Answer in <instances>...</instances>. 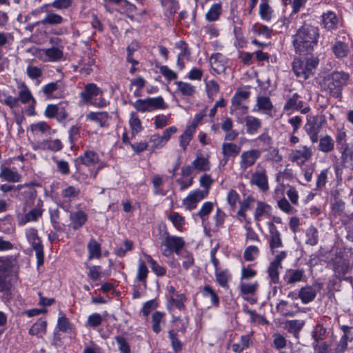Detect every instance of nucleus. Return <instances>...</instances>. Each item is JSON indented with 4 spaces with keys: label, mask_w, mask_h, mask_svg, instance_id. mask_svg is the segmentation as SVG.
I'll return each mask as SVG.
<instances>
[{
    "label": "nucleus",
    "mask_w": 353,
    "mask_h": 353,
    "mask_svg": "<svg viewBox=\"0 0 353 353\" xmlns=\"http://www.w3.org/2000/svg\"><path fill=\"white\" fill-rule=\"evenodd\" d=\"M319 35L318 28L308 24L302 26L292 37L295 52L300 55L310 53L317 45Z\"/></svg>",
    "instance_id": "f257e3e1"
},
{
    "label": "nucleus",
    "mask_w": 353,
    "mask_h": 353,
    "mask_svg": "<svg viewBox=\"0 0 353 353\" xmlns=\"http://www.w3.org/2000/svg\"><path fill=\"white\" fill-rule=\"evenodd\" d=\"M348 73L343 71H336L331 73L323 79V85L330 94L334 98H339L342 90L349 79Z\"/></svg>",
    "instance_id": "f03ea898"
},
{
    "label": "nucleus",
    "mask_w": 353,
    "mask_h": 353,
    "mask_svg": "<svg viewBox=\"0 0 353 353\" xmlns=\"http://www.w3.org/2000/svg\"><path fill=\"white\" fill-rule=\"evenodd\" d=\"M34 196L31 193L29 200L26 201L23 208L24 214L18 216L19 225L23 226L29 222H37L42 216L44 209L43 208V202L41 199L37 200V204L32 209L26 212V208L34 203Z\"/></svg>",
    "instance_id": "7ed1b4c3"
},
{
    "label": "nucleus",
    "mask_w": 353,
    "mask_h": 353,
    "mask_svg": "<svg viewBox=\"0 0 353 353\" xmlns=\"http://www.w3.org/2000/svg\"><path fill=\"white\" fill-rule=\"evenodd\" d=\"M318 63V59L314 57L303 59L296 58L293 61L292 68L297 77L306 80L313 74V71Z\"/></svg>",
    "instance_id": "20e7f679"
},
{
    "label": "nucleus",
    "mask_w": 353,
    "mask_h": 353,
    "mask_svg": "<svg viewBox=\"0 0 353 353\" xmlns=\"http://www.w3.org/2000/svg\"><path fill=\"white\" fill-rule=\"evenodd\" d=\"M25 234L28 242L35 251L37 264V266L39 267L43 264L44 253L43 246L41 243V240L38 235V231L34 228H29L26 230Z\"/></svg>",
    "instance_id": "39448f33"
},
{
    "label": "nucleus",
    "mask_w": 353,
    "mask_h": 353,
    "mask_svg": "<svg viewBox=\"0 0 353 353\" xmlns=\"http://www.w3.org/2000/svg\"><path fill=\"white\" fill-rule=\"evenodd\" d=\"M325 123V117L324 115H315L307 117L304 129L312 143L318 142L319 134Z\"/></svg>",
    "instance_id": "423d86ee"
},
{
    "label": "nucleus",
    "mask_w": 353,
    "mask_h": 353,
    "mask_svg": "<svg viewBox=\"0 0 353 353\" xmlns=\"http://www.w3.org/2000/svg\"><path fill=\"white\" fill-rule=\"evenodd\" d=\"M250 92L246 90H239L232 98L230 113L240 111L242 114L247 113L248 107L247 105Z\"/></svg>",
    "instance_id": "0eeeda50"
},
{
    "label": "nucleus",
    "mask_w": 353,
    "mask_h": 353,
    "mask_svg": "<svg viewBox=\"0 0 353 353\" xmlns=\"http://www.w3.org/2000/svg\"><path fill=\"white\" fill-rule=\"evenodd\" d=\"M81 190L78 187L68 185L63 188L61 192V199L58 202V205L66 212H68L72 201L79 198Z\"/></svg>",
    "instance_id": "6e6552de"
},
{
    "label": "nucleus",
    "mask_w": 353,
    "mask_h": 353,
    "mask_svg": "<svg viewBox=\"0 0 353 353\" xmlns=\"http://www.w3.org/2000/svg\"><path fill=\"white\" fill-rule=\"evenodd\" d=\"M261 155V150L251 149L241 152L239 157V168L242 171H246L253 166Z\"/></svg>",
    "instance_id": "1a4fd4ad"
},
{
    "label": "nucleus",
    "mask_w": 353,
    "mask_h": 353,
    "mask_svg": "<svg viewBox=\"0 0 353 353\" xmlns=\"http://www.w3.org/2000/svg\"><path fill=\"white\" fill-rule=\"evenodd\" d=\"M313 155L312 147L302 145L299 149L294 150L289 154V159L296 163L298 165L302 166Z\"/></svg>",
    "instance_id": "9d476101"
},
{
    "label": "nucleus",
    "mask_w": 353,
    "mask_h": 353,
    "mask_svg": "<svg viewBox=\"0 0 353 353\" xmlns=\"http://www.w3.org/2000/svg\"><path fill=\"white\" fill-rule=\"evenodd\" d=\"M19 92L17 99L19 101L23 104L28 103L31 102V104L27 109L28 114L30 116L35 114L34 107L36 104V100L33 97L30 89L24 83H22L18 85Z\"/></svg>",
    "instance_id": "9b49d317"
},
{
    "label": "nucleus",
    "mask_w": 353,
    "mask_h": 353,
    "mask_svg": "<svg viewBox=\"0 0 353 353\" xmlns=\"http://www.w3.org/2000/svg\"><path fill=\"white\" fill-rule=\"evenodd\" d=\"M322 287V283L318 282H315L311 285L302 287L299 290V299L301 302L303 304H307L314 301Z\"/></svg>",
    "instance_id": "f8f14e48"
},
{
    "label": "nucleus",
    "mask_w": 353,
    "mask_h": 353,
    "mask_svg": "<svg viewBox=\"0 0 353 353\" xmlns=\"http://www.w3.org/2000/svg\"><path fill=\"white\" fill-rule=\"evenodd\" d=\"M208 196V191H202L197 189L191 191L188 195L183 199V205L186 210L191 211L196 208L198 203Z\"/></svg>",
    "instance_id": "ddd939ff"
},
{
    "label": "nucleus",
    "mask_w": 353,
    "mask_h": 353,
    "mask_svg": "<svg viewBox=\"0 0 353 353\" xmlns=\"http://www.w3.org/2000/svg\"><path fill=\"white\" fill-rule=\"evenodd\" d=\"M250 182L251 185H256L263 192L269 190L268 177L265 168H261L254 171L251 175Z\"/></svg>",
    "instance_id": "4468645a"
},
{
    "label": "nucleus",
    "mask_w": 353,
    "mask_h": 353,
    "mask_svg": "<svg viewBox=\"0 0 353 353\" xmlns=\"http://www.w3.org/2000/svg\"><path fill=\"white\" fill-rule=\"evenodd\" d=\"M241 151V145L232 142H223L221 145L223 159L221 161L223 165L227 164L229 159L236 157Z\"/></svg>",
    "instance_id": "2eb2a0df"
},
{
    "label": "nucleus",
    "mask_w": 353,
    "mask_h": 353,
    "mask_svg": "<svg viewBox=\"0 0 353 353\" xmlns=\"http://www.w3.org/2000/svg\"><path fill=\"white\" fill-rule=\"evenodd\" d=\"M303 104L304 102L301 99V97L297 93H294L287 99L283 110L285 111L300 110L301 113L305 114L310 110V108H303Z\"/></svg>",
    "instance_id": "dca6fc26"
},
{
    "label": "nucleus",
    "mask_w": 353,
    "mask_h": 353,
    "mask_svg": "<svg viewBox=\"0 0 353 353\" xmlns=\"http://www.w3.org/2000/svg\"><path fill=\"white\" fill-rule=\"evenodd\" d=\"M42 92L49 98H61L63 97V85L61 81L50 82L42 87Z\"/></svg>",
    "instance_id": "f3484780"
},
{
    "label": "nucleus",
    "mask_w": 353,
    "mask_h": 353,
    "mask_svg": "<svg viewBox=\"0 0 353 353\" xmlns=\"http://www.w3.org/2000/svg\"><path fill=\"white\" fill-rule=\"evenodd\" d=\"M99 162V157L97 152L93 150H86L83 154L80 155L76 159V163H81L85 166H91ZM77 174L80 173V168L76 164Z\"/></svg>",
    "instance_id": "a211bd4d"
},
{
    "label": "nucleus",
    "mask_w": 353,
    "mask_h": 353,
    "mask_svg": "<svg viewBox=\"0 0 353 353\" xmlns=\"http://www.w3.org/2000/svg\"><path fill=\"white\" fill-rule=\"evenodd\" d=\"M283 279L287 285H294L299 282L305 281L306 276L303 269H288L285 271Z\"/></svg>",
    "instance_id": "6ab92c4d"
},
{
    "label": "nucleus",
    "mask_w": 353,
    "mask_h": 353,
    "mask_svg": "<svg viewBox=\"0 0 353 353\" xmlns=\"http://www.w3.org/2000/svg\"><path fill=\"white\" fill-rule=\"evenodd\" d=\"M210 63L212 69L217 74L224 73L228 67V61L221 53L212 54L210 58Z\"/></svg>",
    "instance_id": "aec40b11"
},
{
    "label": "nucleus",
    "mask_w": 353,
    "mask_h": 353,
    "mask_svg": "<svg viewBox=\"0 0 353 353\" xmlns=\"http://www.w3.org/2000/svg\"><path fill=\"white\" fill-rule=\"evenodd\" d=\"M166 237L163 241V245L168 249L174 252L176 254H180V251L185 245V241L181 237L170 236L166 232Z\"/></svg>",
    "instance_id": "412c9836"
},
{
    "label": "nucleus",
    "mask_w": 353,
    "mask_h": 353,
    "mask_svg": "<svg viewBox=\"0 0 353 353\" xmlns=\"http://www.w3.org/2000/svg\"><path fill=\"white\" fill-rule=\"evenodd\" d=\"M268 228L270 232V248L273 252L274 249L283 246L281 235L274 223L269 222Z\"/></svg>",
    "instance_id": "4be33fe9"
},
{
    "label": "nucleus",
    "mask_w": 353,
    "mask_h": 353,
    "mask_svg": "<svg viewBox=\"0 0 353 353\" xmlns=\"http://www.w3.org/2000/svg\"><path fill=\"white\" fill-rule=\"evenodd\" d=\"M101 93V89L94 83H88L85 85L84 90L80 93L81 101L83 103L90 102L94 97H97Z\"/></svg>",
    "instance_id": "5701e85b"
},
{
    "label": "nucleus",
    "mask_w": 353,
    "mask_h": 353,
    "mask_svg": "<svg viewBox=\"0 0 353 353\" xmlns=\"http://www.w3.org/2000/svg\"><path fill=\"white\" fill-rule=\"evenodd\" d=\"M70 220L72 228L76 230L83 227L86 223L88 214L82 210L71 212L70 214Z\"/></svg>",
    "instance_id": "b1692460"
},
{
    "label": "nucleus",
    "mask_w": 353,
    "mask_h": 353,
    "mask_svg": "<svg viewBox=\"0 0 353 353\" xmlns=\"http://www.w3.org/2000/svg\"><path fill=\"white\" fill-rule=\"evenodd\" d=\"M110 118L107 112H91L87 114L86 119L99 123L101 128H108V120Z\"/></svg>",
    "instance_id": "393cba45"
},
{
    "label": "nucleus",
    "mask_w": 353,
    "mask_h": 353,
    "mask_svg": "<svg viewBox=\"0 0 353 353\" xmlns=\"http://www.w3.org/2000/svg\"><path fill=\"white\" fill-rule=\"evenodd\" d=\"M272 207L263 201H258L254 211V220L257 222L262 220L263 217L270 214Z\"/></svg>",
    "instance_id": "a878e982"
},
{
    "label": "nucleus",
    "mask_w": 353,
    "mask_h": 353,
    "mask_svg": "<svg viewBox=\"0 0 353 353\" xmlns=\"http://www.w3.org/2000/svg\"><path fill=\"white\" fill-rule=\"evenodd\" d=\"M243 121L246 126V132L248 134H254L261 128V121L259 119L253 116H246Z\"/></svg>",
    "instance_id": "bb28decb"
},
{
    "label": "nucleus",
    "mask_w": 353,
    "mask_h": 353,
    "mask_svg": "<svg viewBox=\"0 0 353 353\" xmlns=\"http://www.w3.org/2000/svg\"><path fill=\"white\" fill-rule=\"evenodd\" d=\"M256 105L258 108V111L269 115H270L271 112L274 108L270 99L266 96L258 97Z\"/></svg>",
    "instance_id": "cd10ccee"
},
{
    "label": "nucleus",
    "mask_w": 353,
    "mask_h": 353,
    "mask_svg": "<svg viewBox=\"0 0 353 353\" xmlns=\"http://www.w3.org/2000/svg\"><path fill=\"white\" fill-rule=\"evenodd\" d=\"M318 150L324 153H329L334 149V141L331 136L326 134L319 139Z\"/></svg>",
    "instance_id": "c85d7f7f"
},
{
    "label": "nucleus",
    "mask_w": 353,
    "mask_h": 353,
    "mask_svg": "<svg viewBox=\"0 0 353 353\" xmlns=\"http://www.w3.org/2000/svg\"><path fill=\"white\" fill-rule=\"evenodd\" d=\"M187 301V297L184 294H176L175 296H170L168 301V308L172 309L174 305L179 310L184 311L186 309L185 302Z\"/></svg>",
    "instance_id": "c756f323"
},
{
    "label": "nucleus",
    "mask_w": 353,
    "mask_h": 353,
    "mask_svg": "<svg viewBox=\"0 0 353 353\" xmlns=\"http://www.w3.org/2000/svg\"><path fill=\"white\" fill-rule=\"evenodd\" d=\"M14 265V260L12 256L0 257V276L10 275Z\"/></svg>",
    "instance_id": "7c9ffc66"
},
{
    "label": "nucleus",
    "mask_w": 353,
    "mask_h": 353,
    "mask_svg": "<svg viewBox=\"0 0 353 353\" xmlns=\"http://www.w3.org/2000/svg\"><path fill=\"white\" fill-rule=\"evenodd\" d=\"M176 85V92L183 96L193 97L196 92V88L192 84L181 81L174 82Z\"/></svg>",
    "instance_id": "2f4dec72"
},
{
    "label": "nucleus",
    "mask_w": 353,
    "mask_h": 353,
    "mask_svg": "<svg viewBox=\"0 0 353 353\" xmlns=\"http://www.w3.org/2000/svg\"><path fill=\"white\" fill-rule=\"evenodd\" d=\"M39 148L42 150H48L52 152H58L62 150L63 144L58 139H46L39 143Z\"/></svg>",
    "instance_id": "473e14b6"
},
{
    "label": "nucleus",
    "mask_w": 353,
    "mask_h": 353,
    "mask_svg": "<svg viewBox=\"0 0 353 353\" xmlns=\"http://www.w3.org/2000/svg\"><path fill=\"white\" fill-rule=\"evenodd\" d=\"M332 49L334 55L339 59L346 57L349 53L348 45L341 41H336Z\"/></svg>",
    "instance_id": "72a5a7b5"
},
{
    "label": "nucleus",
    "mask_w": 353,
    "mask_h": 353,
    "mask_svg": "<svg viewBox=\"0 0 353 353\" xmlns=\"http://www.w3.org/2000/svg\"><path fill=\"white\" fill-rule=\"evenodd\" d=\"M222 12V5L221 3H216L211 6L205 14V19L210 22L219 19Z\"/></svg>",
    "instance_id": "f704fd0d"
},
{
    "label": "nucleus",
    "mask_w": 353,
    "mask_h": 353,
    "mask_svg": "<svg viewBox=\"0 0 353 353\" xmlns=\"http://www.w3.org/2000/svg\"><path fill=\"white\" fill-rule=\"evenodd\" d=\"M0 179H3L8 182H18L21 179V175L17 172L13 171L9 168L1 166Z\"/></svg>",
    "instance_id": "c9c22d12"
},
{
    "label": "nucleus",
    "mask_w": 353,
    "mask_h": 353,
    "mask_svg": "<svg viewBox=\"0 0 353 353\" xmlns=\"http://www.w3.org/2000/svg\"><path fill=\"white\" fill-rule=\"evenodd\" d=\"M87 248L88 250V259L91 260L94 258L99 259L101 256V245L94 239H91L89 241Z\"/></svg>",
    "instance_id": "e433bc0d"
},
{
    "label": "nucleus",
    "mask_w": 353,
    "mask_h": 353,
    "mask_svg": "<svg viewBox=\"0 0 353 353\" xmlns=\"http://www.w3.org/2000/svg\"><path fill=\"white\" fill-rule=\"evenodd\" d=\"M305 324L302 320H290L286 322L285 328L290 332L298 339L299 334Z\"/></svg>",
    "instance_id": "4c0bfd02"
},
{
    "label": "nucleus",
    "mask_w": 353,
    "mask_h": 353,
    "mask_svg": "<svg viewBox=\"0 0 353 353\" xmlns=\"http://www.w3.org/2000/svg\"><path fill=\"white\" fill-rule=\"evenodd\" d=\"M339 19L336 14L332 11L323 14V22L324 26L327 30H333L336 28Z\"/></svg>",
    "instance_id": "58836bf2"
},
{
    "label": "nucleus",
    "mask_w": 353,
    "mask_h": 353,
    "mask_svg": "<svg viewBox=\"0 0 353 353\" xmlns=\"http://www.w3.org/2000/svg\"><path fill=\"white\" fill-rule=\"evenodd\" d=\"M165 313L159 311L155 312L152 316V328L154 332L158 334L161 332V327L160 324L165 323Z\"/></svg>",
    "instance_id": "ea45409f"
},
{
    "label": "nucleus",
    "mask_w": 353,
    "mask_h": 353,
    "mask_svg": "<svg viewBox=\"0 0 353 353\" xmlns=\"http://www.w3.org/2000/svg\"><path fill=\"white\" fill-rule=\"evenodd\" d=\"M152 183L153 185V193L155 195L165 196L168 191L162 188V185L164 183V180L162 176L159 174L154 175L152 179Z\"/></svg>",
    "instance_id": "a19ab883"
},
{
    "label": "nucleus",
    "mask_w": 353,
    "mask_h": 353,
    "mask_svg": "<svg viewBox=\"0 0 353 353\" xmlns=\"http://www.w3.org/2000/svg\"><path fill=\"white\" fill-rule=\"evenodd\" d=\"M44 54L48 58V61L51 62L59 61L63 56V51L57 47H52L44 50Z\"/></svg>",
    "instance_id": "79ce46f5"
},
{
    "label": "nucleus",
    "mask_w": 353,
    "mask_h": 353,
    "mask_svg": "<svg viewBox=\"0 0 353 353\" xmlns=\"http://www.w3.org/2000/svg\"><path fill=\"white\" fill-rule=\"evenodd\" d=\"M273 10L268 4V0H261L259 6V15L261 18L265 21H269L272 17Z\"/></svg>",
    "instance_id": "37998d69"
},
{
    "label": "nucleus",
    "mask_w": 353,
    "mask_h": 353,
    "mask_svg": "<svg viewBox=\"0 0 353 353\" xmlns=\"http://www.w3.org/2000/svg\"><path fill=\"white\" fill-rule=\"evenodd\" d=\"M251 343L250 336L249 335H243L239 343L232 345V350L236 353H241L245 349L249 347Z\"/></svg>",
    "instance_id": "c03bdc74"
},
{
    "label": "nucleus",
    "mask_w": 353,
    "mask_h": 353,
    "mask_svg": "<svg viewBox=\"0 0 353 353\" xmlns=\"http://www.w3.org/2000/svg\"><path fill=\"white\" fill-rule=\"evenodd\" d=\"M148 112H152L157 109H165V102L162 97H148L146 99Z\"/></svg>",
    "instance_id": "a18cd8bd"
},
{
    "label": "nucleus",
    "mask_w": 353,
    "mask_h": 353,
    "mask_svg": "<svg viewBox=\"0 0 353 353\" xmlns=\"http://www.w3.org/2000/svg\"><path fill=\"white\" fill-rule=\"evenodd\" d=\"M214 208V203L211 201L205 202L201 209L199 210L197 213L195 214V216H199L202 222H205L208 220L209 215L212 212Z\"/></svg>",
    "instance_id": "49530a36"
},
{
    "label": "nucleus",
    "mask_w": 353,
    "mask_h": 353,
    "mask_svg": "<svg viewBox=\"0 0 353 353\" xmlns=\"http://www.w3.org/2000/svg\"><path fill=\"white\" fill-rule=\"evenodd\" d=\"M192 164L194 166V170H197L201 172L209 171L210 169L209 160L202 156L196 157V158L192 161Z\"/></svg>",
    "instance_id": "de8ad7c7"
},
{
    "label": "nucleus",
    "mask_w": 353,
    "mask_h": 353,
    "mask_svg": "<svg viewBox=\"0 0 353 353\" xmlns=\"http://www.w3.org/2000/svg\"><path fill=\"white\" fill-rule=\"evenodd\" d=\"M350 264L345 260L336 261L334 264V272L337 277L343 276L349 272Z\"/></svg>",
    "instance_id": "09e8293b"
},
{
    "label": "nucleus",
    "mask_w": 353,
    "mask_h": 353,
    "mask_svg": "<svg viewBox=\"0 0 353 353\" xmlns=\"http://www.w3.org/2000/svg\"><path fill=\"white\" fill-rule=\"evenodd\" d=\"M282 268V266H279L278 265L274 264L272 263H270V265L268 268L267 272L268 274V279L270 280V283H278L279 281V270Z\"/></svg>",
    "instance_id": "8fccbe9b"
},
{
    "label": "nucleus",
    "mask_w": 353,
    "mask_h": 353,
    "mask_svg": "<svg viewBox=\"0 0 353 353\" xmlns=\"http://www.w3.org/2000/svg\"><path fill=\"white\" fill-rule=\"evenodd\" d=\"M145 258L150 264L151 269L156 275L163 276L166 274V269L160 265L150 255L145 254Z\"/></svg>",
    "instance_id": "3c124183"
},
{
    "label": "nucleus",
    "mask_w": 353,
    "mask_h": 353,
    "mask_svg": "<svg viewBox=\"0 0 353 353\" xmlns=\"http://www.w3.org/2000/svg\"><path fill=\"white\" fill-rule=\"evenodd\" d=\"M252 30L254 34L261 36L264 38L270 37L272 32V29L259 23L254 24L252 27Z\"/></svg>",
    "instance_id": "603ef678"
},
{
    "label": "nucleus",
    "mask_w": 353,
    "mask_h": 353,
    "mask_svg": "<svg viewBox=\"0 0 353 353\" xmlns=\"http://www.w3.org/2000/svg\"><path fill=\"white\" fill-rule=\"evenodd\" d=\"M63 21V18L56 13L48 12L45 18H43L40 23L43 25H58Z\"/></svg>",
    "instance_id": "864d4df0"
},
{
    "label": "nucleus",
    "mask_w": 353,
    "mask_h": 353,
    "mask_svg": "<svg viewBox=\"0 0 353 353\" xmlns=\"http://www.w3.org/2000/svg\"><path fill=\"white\" fill-rule=\"evenodd\" d=\"M194 132L195 131L188 127L179 137L180 146L183 148V151H186L187 147L192 140Z\"/></svg>",
    "instance_id": "5fc2aeb1"
},
{
    "label": "nucleus",
    "mask_w": 353,
    "mask_h": 353,
    "mask_svg": "<svg viewBox=\"0 0 353 353\" xmlns=\"http://www.w3.org/2000/svg\"><path fill=\"white\" fill-rule=\"evenodd\" d=\"M306 240L305 243L307 245L314 246L318 243L319 236L318 230L314 226H310L306 230Z\"/></svg>",
    "instance_id": "6e6d98bb"
},
{
    "label": "nucleus",
    "mask_w": 353,
    "mask_h": 353,
    "mask_svg": "<svg viewBox=\"0 0 353 353\" xmlns=\"http://www.w3.org/2000/svg\"><path fill=\"white\" fill-rule=\"evenodd\" d=\"M46 321L39 319L32 325L29 330V334L32 336H38L40 334H44L46 330Z\"/></svg>",
    "instance_id": "4d7b16f0"
},
{
    "label": "nucleus",
    "mask_w": 353,
    "mask_h": 353,
    "mask_svg": "<svg viewBox=\"0 0 353 353\" xmlns=\"http://www.w3.org/2000/svg\"><path fill=\"white\" fill-rule=\"evenodd\" d=\"M30 129L34 133H42V134H50L51 128L50 126L45 121H39L36 123H33L30 125Z\"/></svg>",
    "instance_id": "13d9d810"
},
{
    "label": "nucleus",
    "mask_w": 353,
    "mask_h": 353,
    "mask_svg": "<svg viewBox=\"0 0 353 353\" xmlns=\"http://www.w3.org/2000/svg\"><path fill=\"white\" fill-rule=\"evenodd\" d=\"M129 123L133 134L138 133L143 130L141 121L135 112L130 113Z\"/></svg>",
    "instance_id": "bf43d9fd"
},
{
    "label": "nucleus",
    "mask_w": 353,
    "mask_h": 353,
    "mask_svg": "<svg viewBox=\"0 0 353 353\" xmlns=\"http://www.w3.org/2000/svg\"><path fill=\"white\" fill-rule=\"evenodd\" d=\"M149 271L147 265L143 261H140L138 266L137 280L143 282L144 286H146V279Z\"/></svg>",
    "instance_id": "052dcab7"
},
{
    "label": "nucleus",
    "mask_w": 353,
    "mask_h": 353,
    "mask_svg": "<svg viewBox=\"0 0 353 353\" xmlns=\"http://www.w3.org/2000/svg\"><path fill=\"white\" fill-rule=\"evenodd\" d=\"M258 287L259 283L257 281L252 283L242 282L239 285L241 294L243 295L254 294L257 290Z\"/></svg>",
    "instance_id": "680f3d73"
},
{
    "label": "nucleus",
    "mask_w": 353,
    "mask_h": 353,
    "mask_svg": "<svg viewBox=\"0 0 353 353\" xmlns=\"http://www.w3.org/2000/svg\"><path fill=\"white\" fill-rule=\"evenodd\" d=\"M215 276L216 281L221 287L227 288L228 286V283L231 278V275L228 270L220 272L216 271Z\"/></svg>",
    "instance_id": "e2e57ef3"
},
{
    "label": "nucleus",
    "mask_w": 353,
    "mask_h": 353,
    "mask_svg": "<svg viewBox=\"0 0 353 353\" xmlns=\"http://www.w3.org/2000/svg\"><path fill=\"white\" fill-rule=\"evenodd\" d=\"M326 332V328L324 327L322 324L317 323L312 332V337L314 339V342L323 341Z\"/></svg>",
    "instance_id": "0e129e2a"
},
{
    "label": "nucleus",
    "mask_w": 353,
    "mask_h": 353,
    "mask_svg": "<svg viewBox=\"0 0 353 353\" xmlns=\"http://www.w3.org/2000/svg\"><path fill=\"white\" fill-rule=\"evenodd\" d=\"M259 254V248L255 245H250L245 248L243 257L246 261H252Z\"/></svg>",
    "instance_id": "69168bd1"
},
{
    "label": "nucleus",
    "mask_w": 353,
    "mask_h": 353,
    "mask_svg": "<svg viewBox=\"0 0 353 353\" xmlns=\"http://www.w3.org/2000/svg\"><path fill=\"white\" fill-rule=\"evenodd\" d=\"M161 6L170 12V14H174L179 8V1L177 0H160Z\"/></svg>",
    "instance_id": "338daca9"
},
{
    "label": "nucleus",
    "mask_w": 353,
    "mask_h": 353,
    "mask_svg": "<svg viewBox=\"0 0 353 353\" xmlns=\"http://www.w3.org/2000/svg\"><path fill=\"white\" fill-rule=\"evenodd\" d=\"M149 143L151 144V150H154L157 148H161L166 144L159 134H152L150 138Z\"/></svg>",
    "instance_id": "774afa93"
}]
</instances>
